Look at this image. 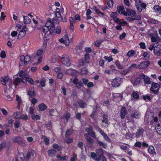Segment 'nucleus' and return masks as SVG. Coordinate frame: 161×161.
Returning a JSON list of instances; mask_svg holds the SVG:
<instances>
[{"label": "nucleus", "instance_id": "1", "mask_svg": "<svg viewBox=\"0 0 161 161\" xmlns=\"http://www.w3.org/2000/svg\"><path fill=\"white\" fill-rule=\"evenodd\" d=\"M1 81L3 85L7 86V84H8L10 87L11 88V86L12 85V80L8 76H6L4 78H2Z\"/></svg>", "mask_w": 161, "mask_h": 161}, {"label": "nucleus", "instance_id": "2", "mask_svg": "<svg viewBox=\"0 0 161 161\" xmlns=\"http://www.w3.org/2000/svg\"><path fill=\"white\" fill-rule=\"evenodd\" d=\"M160 88L159 84L156 83H153L150 88V90L155 94H157Z\"/></svg>", "mask_w": 161, "mask_h": 161}, {"label": "nucleus", "instance_id": "3", "mask_svg": "<svg viewBox=\"0 0 161 161\" xmlns=\"http://www.w3.org/2000/svg\"><path fill=\"white\" fill-rule=\"evenodd\" d=\"M122 79L120 78H116L113 80L112 82V85L113 87H118L121 84Z\"/></svg>", "mask_w": 161, "mask_h": 161}, {"label": "nucleus", "instance_id": "4", "mask_svg": "<svg viewBox=\"0 0 161 161\" xmlns=\"http://www.w3.org/2000/svg\"><path fill=\"white\" fill-rule=\"evenodd\" d=\"M66 74L75 76L77 75V70L73 69H69L65 70Z\"/></svg>", "mask_w": 161, "mask_h": 161}, {"label": "nucleus", "instance_id": "5", "mask_svg": "<svg viewBox=\"0 0 161 161\" xmlns=\"http://www.w3.org/2000/svg\"><path fill=\"white\" fill-rule=\"evenodd\" d=\"M127 112L125 107L123 106L120 109V116L121 119L125 118V116L127 114Z\"/></svg>", "mask_w": 161, "mask_h": 161}, {"label": "nucleus", "instance_id": "6", "mask_svg": "<svg viewBox=\"0 0 161 161\" xmlns=\"http://www.w3.org/2000/svg\"><path fill=\"white\" fill-rule=\"evenodd\" d=\"M117 11L120 14H124L125 16H127L126 12L125 11L124 6H121L117 7Z\"/></svg>", "mask_w": 161, "mask_h": 161}, {"label": "nucleus", "instance_id": "7", "mask_svg": "<svg viewBox=\"0 0 161 161\" xmlns=\"http://www.w3.org/2000/svg\"><path fill=\"white\" fill-rule=\"evenodd\" d=\"M27 95L30 97H35L36 96L34 88L33 87L30 88L28 92Z\"/></svg>", "mask_w": 161, "mask_h": 161}, {"label": "nucleus", "instance_id": "8", "mask_svg": "<svg viewBox=\"0 0 161 161\" xmlns=\"http://www.w3.org/2000/svg\"><path fill=\"white\" fill-rule=\"evenodd\" d=\"M23 80H25L29 81L31 85H33L34 84V80L31 78L29 77V76L27 74H24L23 77Z\"/></svg>", "mask_w": 161, "mask_h": 161}, {"label": "nucleus", "instance_id": "9", "mask_svg": "<svg viewBox=\"0 0 161 161\" xmlns=\"http://www.w3.org/2000/svg\"><path fill=\"white\" fill-rule=\"evenodd\" d=\"M144 129L143 128H139L137 130V132L136 133V138L140 137L143 135Z\"/></svg>", "mask_w": 161, "mask_h": 161}, {"label": "nucleus", "instance_id": "10", "mask_svg": "<svg viewBox=\"0 0 161 161\" xmlns=\"http://www.w3.org/2000/svg\"><path fill=\"white\" fill-rule=\"evenodd\" d=\"M149 63L148 62L144 61L141 63L139 65L138 68L140 69H145L147 68Z\"/></svg>", "mask_w": 161, "mask_h": 161}, {"label": "nucleus", "instance_id": "11", "mask_svg": "<svg viewBox=\"0 0 161 161\" xmlns=\"http://www.w3.org/2000/svg\"><path fill=\"white\" fill-rule=\"evenodd\" d=\"M25 60V58L24 56L21 55L20 56V66H23L25 65H26V61Z\"/></svg>", "mask_w": 161, "mask_h": 161}, {"label": "nucleus", "instance_id": "12", "mask_svg": "<svg viewBox=\"0 0 161 161\" xmlns=\"http://www.w3.org/2000/svg\"><path fill=\"white\" fill-rule=\"evenodd\" d=\"M161 48H159L158 46H156L154 48L153 52L155 55L160 56L161 54Z\"/></svg>", "mask_w": 161, "mask_h": 161}, {"label": "nucleus", "instance_id": "13", "mask_svg": "<svg viewBox=\"0 0 161 161\" xmlns=\"http://www.w3.org/2000/svg\"><path fill=\"white\" fill-rule=\"evenodd\" d=\"M61 61L62 64L66 66H69L71 65L70 62L68 58L63 59Z\"/></svg>", "mask_w": 161, "mask_h": 161}, {"label": "nucleus", "instance_id": "14", "mask_svg": "<svg viewBox=\"0 0 161 161\" xmlns=\"http://www.w3.org/2000/svg\"><path fill=\"white\" fill-rule=\"evenodd\" d=\"M22 139L19 136H15L13 139V142H16L19 145L22 140Z\"/></svg>", "mask_w": 161, "mask_h": 161}, {"label": "nucleus", "instance_id": "15", "mask_svg": "<svg viewBox=\"0 0 161 161\" xmlns=\"http://www.w3.org/2000/svg\"><path fill=\"white\" fill-rule=\"evenodd\" d=\"M126 9L127 11L126 13L127 14V16L128 15L133 17L135 15L136 13L134 11H133L131 9H129L128 8H126Z\"/></svg>", "mask_w": 161, "mask_h": 161}, {"label": "nucleus", "instance_id": "16", "mask_svg": "<svg viewBox=\"0 0 161 161\" xmlns=\"http://www.w3.org/2000/svg\"><path fill=\"white\" fill-rule=\"evenodd\" d=\"M140 115V114L139 112L137 110H135L134 113L130 115V117L136 119H138L139 118V116Z\"/></svg>", "mask_w": 161, "mask_h": 161}, {"label": "nucleus", "instance_id": "17", "mask_svg": "<svg viewBox=\"0 0 161 161\" xmlns=\"http://www.w3.org/2000/svg\"><path fill=\"white\" fill-rule=\"evenodd\" d=\"M156 130L157 133L159 135H161V123H158L156 126Z\"/></svg>", "mask_w": 161, "mask_h": 161}, {"label": "nucleus", "instance_id": "18", "mask_svg": "<svg viewBox=\"0 0 161 161\" xmlns=\"http://www.w3.org/2000/svg\"><path fill=\"white\" fill-rule=\"evenodd\" d=\"M21 82L25 83L24 81H23L21 78L17 77L16 78L15 80H14V84L15 85H17Z\"/></svg>", "mask_w": 161, "mask_h": 161}, {"label": "nucleus", "instance_id": "19", "mask_svg": "<svg viewBox=\"0 0 161 161\" xmlns=\"http://www.w3.org/2000/svg\"><path fill=\"white\" fill-rule=\"evenodd\" d=\"M47 153L49 156H54L56 153V151L54 149H51L48 151Z\"/></svg>", "mask_w": 161, "mask_h": 161}, {"label": "nucleus", "instance_id": "20", "mask_svg": "<svg viewBox=\"0 0 161 161\" xmlns=\"http://www.w3.org/2000/svg\"><path fill=\"white\" fill-rule=\"evenodd\" d=\"M26 33L25 31H24L21 30L19 32V33L18 35V38L21 39L24 37L26 35Z\"/></svg>", "mask_w": 161, "mask_h": 161}, {"label": "nucleus", "instance_id": "21", "mask_svg": "<svg viewBox=\"0 0 161 161\" xmlns=\"http://www.w3.org/2000/svg\"><path fill=\"white\" fill-rule=\"evenodd\" d=\"M38 107L40 110L44 111L47 108V106L44 103H42L39 105Z\"/></svg>", "mask_w": 161, "mask_h": 161}, {"label": "nucleus", "instance_id": "22", "mask_svg": "<svg viewBox=\"0 0 161 161\" xmlns=\"http://www.w3.org/2000/svg\"><path fill=\"white\" fill-rule=\"evenodd\" d=\"M90 59V57L88 53L85 54L84 58L85 63H89V60Z\"/></svg>", "mask_w": 161, "mask_h": 161}, {"label": "nucleus", "instance_id": "23", "mask_svg": "<svg viewBox=\"0 0 161 161\" xmlns=\"http://www.w3.org/2000/svg\"><path fill=\"white\" fill-rule=\"evenodd\" d=\"M24 23L25 24H29L31 23V19L27 16H23Z\"/></svg>", "mask_w": 161, "mask_h": 161}, {"label": "nucleus", "instance_id": "24", "mask_svg": "<svg viewBox=\"0 0 161 161\" xmlns=\"http://www.w3.org/2000/svg\"><path fill=\"white\" fill-rule=\"evenodd\" d=\"M78 104H79L80 107L82 108L85 107L87 105L82 100H80L78 102Z\"/></svg>", "mask_w": 161, "mask_h": 161}, {"label": "nucleus", "instance_id": "25", "mask_svg": "<svg viewBox=\"0 0 161 161\" xmlns=\"http://www.w3.org/2000/svg\"><path fill=\"white\" fill-rule=\"evenodd\" d=\"M148 151L150 153H155L154 148L152 145L150 146L148 149Z\"/></svg>", "mask_w": 161, "mask_h": 161}, {"label": "nucleus", "instance_id": "26", "mask_svg": "<svg viewBox=\"0 0 161 161\" xmlns=\"http://www.w3.org/2000/svg\"><path fill=\"white\" fill-rule=\"evenodd\" d=\"M153 9L155 10V12H158L159 14L161 13V8L158 5H156L154 6Z\"/></svg>", "mask_w": 161, "mask_h": 161}, {"label": "nucleus", "instance_id": "27", "mask_svg": "<svg viewBox=\"0 0 161 161\" xmlns=\"http://www.w3.org/2000/svg\"><path fill=\"white\" fill-rule=\"evenodd\" d=\"M74 130L71 129L67 130L66 131V136H70L72 134L74 133Z\"/></svg>", "mask_w": 161, "mask_h": 161}, {"label": "nucleus", "instance_id": "28", "mask_svg": "<svg viewBox=\"0 0 161 161\" xmlns=\"http://www.w3.org/2000/svg\"><path fill=\"white\" fill-rule=\"evenodd\" d=\"M64 141L66 143L69 144L73 142V140L72 138L67 137V136H66L65 138L64 139Z\"/></svg>", "mask_w": 161, "mask_h": 161}, {"label": "nucleus", "instance_id": "29", "mask_svg": "<svg viewBox=\"0 0 161 161\" xmlns=\"http://www.w3.org/2000/svg\"><path fill=\"white\" fill-rule=\"evenodd\" d=\"M63 39L65 42V44L66 45H68L69 44V41L68 36L67 35L63 37Z\"/></svg>", "mask_w": 161, "mask_h": 161}, {"label": "nucleus", "instance_id": "30", "mask_svg": "<svg viewBox=\"0 0 161 161\" xmlns=\"http://www.w3.org/2000/svg\"><path fill=\"white\" fill-rule=\"evenodd\" d=\"M85 63H85V61L84 60V58H83L82 59H80L79 60V64L78 66L79 67L82 66Z\"/></svg>", "mask_w": 161, "mask_h": 161}, {"label": "nucleus", "instance_id": "31", "mask_svg": "<svg viewBox=\"0 0 161 161\" xmlns=\"http://www.w3.org/2000/svg\"><path fill=\"white\" fill-rule=\"evenodd\" d=\"M21 114L20 112H17L14 114V116L16 119H18L20 118Z\"/></svg>", "mask_w": 161, "mask_h": 161}, {"label": "nucleus", "instance_id": "32", "mask_svg": "<svg viewBox=\"0 0 161 161\" xmlns=\"http://www.w3.org/2000/svg\"><path fill=\"white\" fill-rule=\"evenodd\" d=\"M96 153L97 154L104 155H103V150L100 148H98L96 150Z\"/></svg>", "mask_w": 161, "mask_h": 161}, {"label": "nucleus", "instance_id": "33", "mask_svg": "<svg viewBox=\"0 0 161 161\" xmlns=\"http://www.w3.org/2000/svg\"><path fill=\"white\" fill-rule=\"evenodd\" d=\"M83 86V83L81 81H78L76 84V87L79 89H80L81 87Z\"/></svg>", "mask_w": 161, "mask_h": 161}, {"label": "nucleus", "instance_id": "34", "mask_svg": "<svg viewBox=\"0 0 161 161\" xmlns=\"http://www.w3.org/2000/svg\"><path fill=\"white\" fill-rule=\"evenodd\" d=\"M43 52V48L39 49L37 51L36 53V56L39 57L42 54Z\"/></svg>", "mask_w": 161, "mask_h": 161}, {"label": "nucleus", "instance_id": "35", "mask_svg": "<svg viewBox=\"0 0 161 161\" xmlns=\"http://www.w3.org/2000/svg\"><path fill=\"white\" fill-rule=\"evenodd\" d=\"M108 6L110 8H112L113 6V1L112 0H107Z\"/></svg>", "mask_w": 161, "mask_h": 161}, {"label": "nucleus", "instance_id": "36", "mask_svg": "<svg viewBox=\"0 0 161 161\" xmlns=\"http://www.w3.org/2000/svg\"><path fill=\"white\" fill-rule=\"evenodd\" d=\"M43 32L44 34V35L46 36L47 35V33L49 30V28L46 26H44L43 28Z\"/></svg>", "mask_w": 161, "mask_h": 161}, {"label": "nucleus", "instance_id": "37", "mask_svg": "<svg viewBox=\"0 0 161 161\" xmlns=\"http://www.w3.org/2000/svg\"><path fill=\"white\" fill-rule=\"evenodd\" d=\"M88 72V69L85 68H83L81 70V73L82 75L86 74Z\"/></svg>", "mask_w": 161, "mask_h": 161}, {"label": "nucleus", "instance_id": "38", "mask_svg": "<svg viewBox=\"0 0 161 161\" xmlns=\"http://www.w3.org/2000/svg\"><path fill=\"white\" fill-rule=\"evenodd\" d=\"M131 96L136 99H138L139 98V95L137 93L135 92H133L131 95Z\"/></svg>", "mask_w": 161, "mask_h": 161}, {"label": "nucleus", "instance_id": "39", "mask_svg": "<svg viewBox=\"0 0 161 161\" xmlns=\"http://www.w3.org/2000/svg\"><path fill=\"white\" fill-rule=\"evenodd\" d=\"M53 147L54 148L57 149L58 151H60L62 149V147L56 144H53Z\"/></svg>", "mask_w": 161, "mask_h": 161}, {"label": "nucleus", "instance_id": "40", "mask_svg": "<svg viewBox=\"0 0 161 161\" xmlns=\"http://www.w3.org/2000/svg\"><path fill=\"white\" fill-rule=\"evenodd\" d=\"M135 54V52L133 50H131L129 51L127 53V56L130 57L133 55H134Z\"/></svg>", "mask_w": 161, "mask_h": 161}, {"label": "nucleus", "instance_id": "41", "mask_svg": "<svg viewBox=\"0 0 161 161\" xmlns=\"http://www.w3.org/2000/svg\"><path fill=\"white\" fill-rule=\"evenodd\" d=\"M144 82L145 84H149L151 83V82L149 78L147 77L146 76L145 78L144 79Z\"/></svg>", "mask_w": 161, "mask_h": 161}, {"label": "nucleus", "instance_id": "42", "mask_svg": "<svg viewBox=\"0 0 161 161\" xmlns=\"http://www.w3.org/2000/svg\"><path fill=\"white\" fill-rule=\"evenodd\" d=\"M97 142L101 146L103 147L104 148H106L107 146L106 144H105L103 142H102L100 141H97Z\"/></svg>", "mask_w": 161, "mask_h": 161}, {"label": "nucleus", "instance_id": "43", "mask_svg": "<svg viewBox=\"0 0 161 161\" xmlns=\"http://www.w3.org/2000/svg\"><path fill=\"white\" fill-rule=\"evenodd\" d=\"M86 140L91 145L93 143L94 141V140L91 137L87 138V139H86Z\"/></svg>", "mask_w": 161, "mask_h": 161}, {"label": "nucleus", "instance_id": "44", "mask_svg": "<svg viewBox=\"0 0 161 161\" xmlns=\"http://www.w3.org/2000/svg\"><path fill=\"white\" fill-rule=\"evenodd\" d=\"M46 79L44 78L42 79L40 81V84L42 86L44 87L45 86V82H46Z\"/></svg>", "mask_w": 161, "mask_h": 161}, {"label": "nucleus", "instance_id": "45", "mask_svg": "<svg viewBox=\"0 0 161 161\" xmlns=\"http://www.w3.org/2000/svg\"><path fill=\"white\" fill-rule=\"evenodd\" d=\"M143 56L146 59H147L149 58L150 55L147 52H145L143 54Z\"/></svg>", "mask_w": 161, "mask_h": 161}, {"label": "nucleus", "instance_id": "46", "mask_svg": "<svg viewBox=\"0 0 161 161\" xmlns=\"http://www.w3.org/2000/svg\"><path fill=\"white\" fill-rule=\"evenodd\" d=\"M135 6L136 7L137 10L140 12L142 10V8L140 6V4L138 3H136Z\"/></svg>", "mask_w": 161, "mask_h": 161}, {"label": "nucleus", "instance_id": "47", "mask_svg": "<svg viewBox=\"0 0 161 161\" xmlns=\"http://www.w3.org/2000/svg\"><path fill=\"white\" fill-rule=\"evenodd\" d=\"M55 30V26L53 25H52L50 28H49V33L50 34H52L53 33L54 31Z\"/></svg>", "mask_w": 161, "mask_h": 161}, {"label": "nucleus", "instance_id": "48", "mask_svg": "<svg viewBox=\"0 0 161 161\" xmlns=\"http://www.w3.org/2000/svg\"><path fill=\"white\" fill-rule=\"evenodd\" d=\"M96 156L95 158V160L96 161H100L101 160V158H102V156L103 155H99L96 154Z\"/></svg>", "mask_w": 161, "mask_h": 161}, {"label": "nucleus", "instance_id": "49", "mask_svg": "<svg viewBox=\"0 0 161 161\" xmlns=\"http://www.w3.org/2000/svg\"><path fill=\"white\" fill-rule=\"evenodd\" d=\"M115 64L119 69H122L123 68V66L120 64L118 60L115 61Z\"/></svg>", "mask_w": 161, "mask_h": 161}, {"label": "nucleus", "instance_id": "50", "mask_svg": "<svg viewBox=\"0 0 161 161\" xmlns=\"http://www.w3.org/2000/svg\"><path fill=\"white\" fill-rule=\"evenodd\" d=\"M25 61H26V64H27L28 63H29L30 62L31 60V58L30 56H28V55L26 56L25 57Z\"/></svg>", "mask_w": 161, "mask_h": 161}, {"label": "nucleus", "instance_id": "51", "mask_svg": "<svg viewBox=\"0 0 161 161\" xmlns=\"http://www.w3.org/2000/svg\"><path fill=\"white\" fill-rule=\"evenodd\" d=\"M6 146V143L3 142L0 144V151L3 148L5 147Z\"/></svg>", "mask_w": 161, "mask_h": 161}, {"label": "nucleus", "instance_id": "52", "mask_svg": "<svg viewBox=\"0 0 161 161\" xmlns=\"http://www.w3.org/2000/svg\"><path fill=\"white\" fill-rule=\"evenodd\" d=\"M89 135L93 138H96V137L95 133L92 130L90 132H89Z\"/></svg>", "mask_w": 161, "mask_h": 161}, {"label": "nucleus", "instance_id": "53", "mask_svg": "<svg viewBox=\"0 0 161 161\" xmlns=\"http://www.w3.org/2000/svg\"><path fill=\"white\" fill-rule=\"evenodd\" d=\"M93 128L91 126H89V127H86L85 129V131L86 132H90V131H91L92 130Z\"/></svg>", "mask_w": 161, "mask_h": 161}, {"label": "nucleus", "instance_id": "54", "mask_svg": "<svg viewBox=\"0 0 161 161\" xmlns=\"http://www.w3.org/2000/svg\"><path fill=\"white\" fill-rule=\"evenodd\" d=\"M57 157L58 158H59L60 160H63L65 161L66 159V156H64L62 157L60 155H57Z\"/></svg>", "mask_w": 161, "mask_h": 161}, {"label": "nucleus", "instance_id": "55", "mask_svg": "<svg viewBox=\"0 0 161 161\" xmlns=\"http://www.w3.org/2000/svg\"><path fill=\"white\" fill-rule=\"evenodd\" d=\"M103 119L102 120V122H104L106 124H108V118L106 117V115L105 114H103Z\"/></svg>", "mask_w": 161, "mask_h": 161}, {"label": "nucleus", "instance_id": "56", "mask_svg": "<svg viewBox=\"0 0 161 161\" xmlns=\"http://www.w3.org/2000/svg\"><path fill=\"white\" fill-rule=\"evenodd\" d=\"M16 101L18 102V103H22V101L20 97L17 95H16Z\"/></svg>", "mask_w": 161, "mask_h": 161}, {"label": "nucleus", "instance_id": "57", "mask_svg": "<svg viewBox=\"0 0 161 161\" xmlns=\"http://www.w3.org/2000/svg\"><path fill=\"white\" fill-rule=\"evenodd\" d=\"M20 122L19 121L17 120L15 121L14 125L16 128L18 129L19 127Z\"/></svg>", "mask_w": 161, "mask_h": 161}, {"label": "nucleus", "instance_id": "58", "mask_svg": "<svg viewBox=\"0 0 161 161\" xmlns=\"http://www.w3.org/2000/svg\"><path fill=\"white\" fill-rule=\"evenodd\" d=\"M77 155L74 154L73 157H71L70 159V161H75V159H77Z\"/></svg>", "mask_w": 161, "mask_h": 161}, {"label": "nucleus", "instance_id": "59", "mask_svg": "<svg viewBox=\"0 0 161 161\" xmlns=\"http://www.w3.org/2000/svg\"><path fill=\"white\" fill-rule=\"evenodd\" d=\"M31 103L33 104H35L37 102V100L34 97H33L31 100Z\"/></svg>", "mask_w": 161, "mask_h": 161}, {"label": "nucleus", "instance_id": "60", "mask_svg": "<svg viewBox=\"0 0 161 161\" xmlns=\"http://www.w3.org/2000/svg\"><path fill=\"white\" fill-rule=\"evenodd\" d=\"M55 31L57 33H60L61 31V27L59 26H57L56 29Z\"/></svg>", "mask_w": 161, "mask_h": 161}, {"label": "nucleus", "instance_id": "61", "mask_svg": "<svg viewBox=\"0 0 161 161\" xmlns=\"http://www.w3.org/2000/svg\"><path fill=\"white\" fill-rule=\"evenodd\" d=\"M143 99L144 100H146L147 99L148 100L150 101L151 99L150 97L149 96L147 95L143 96Z\"/></svg>", "mask_w": 161, "mask_h": 161}, {"label": "nucleus", "instance_id": "62", "mask_svg": "<svg viewBox=\"0 0 161 161\" xmlns=\"http://www.w3.org/2000/svg\"><path fill=\"white\" fill-rule=\"evenodd\" d=\"M31 156V153L30 152H28L26 156V158H25V161H28L29 160L30 158V157Z\"/></svg>", "mask_w": 161, "mask_h": 161}, {"label": "nucleus", "instance_id": "63", "mask_svg": "<svg viewBox=\"0 0 161 161\" xmlns=\"http://www.w3.org/2000/svg\"><path fill=\"white\" fill-rule=\"evenodd\" d=\"M142 145V143L139 142H138L135 143L134 144V146L135 147H141Z\"/></svg>", "mask_w": 161, "mask_h": 161}, {"label": "nucleus", "instance_id": "64", "mask_svg": "<svg viewBox=\"0 0 161 161\" xmlns=\"http://www.w3.org/2000/svg\"><path fill=\"white\" fill-rule=\"evenodd\" d=\"M1 57L2 58H4L6 57V53L4 51H2L0 54Z\"/></svg>", "mask_w": 161, "mask_h": 161}]
</instances>
